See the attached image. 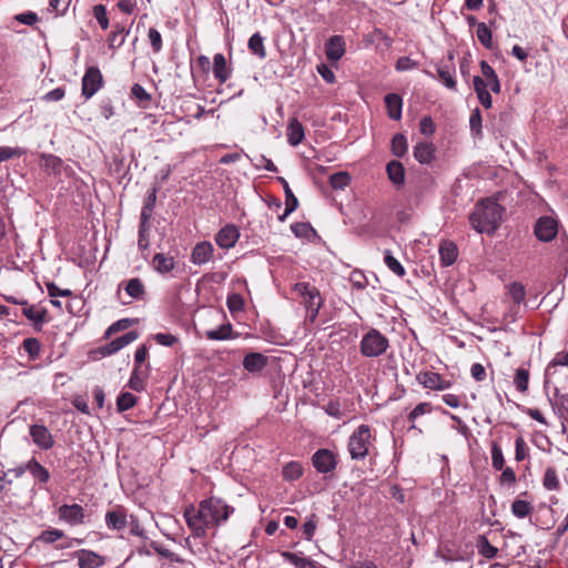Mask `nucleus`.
<instances>
[{
    "instance_id": "f257e3e1",
    "label": "nucleus",
    "mask_w": 568,
    "mask_h": 568,
    "mask_svg": "<svg viewBox=\"0 0 568 568\" xmlns=\"http://www.w3.org/2000/svg\"><path fill=\"white\" fill-rule=\"evenodd\" d=\"M234 513V508L217 497H209L197 506L187 505L183 517L194 538L205 539L211 530L226 523Z\"/></svg>"
},
{
    "instance_id": "f03ea898",
    "label": "nucleus",
    "mask_w": 568,
    "mask_h": 568,
    "mask_svg": "<svg viewBox=\"0 0 568 568\" xmlns=\"http://www.w3.org/2000/svg\"><path fill=\"white\" fill-rule=\"evenodd\" d=\"M504 209L494 200L486 199L477 203L469 216L473 229L478 233L491 234L501 220Z\"/></svg>"
},
{
    "instance_id": "7ed1b4c3",
    "label": "nucleus",
    "mask_w": 568,
    "mask_h": 568,
    "mask_svg": "<svg viewBox=\"0 0 568 568\" xmlns=\"http://www.w3.org/2000/svg\"><path fill=\"white\" fill-rule=\"evenodd\" d=\"M481 75H475L473 79V87L480 104L485 109H490L493 105V99L488 89L494 93H499L501 84L495 70L489 65L487 61L480 62Z\"/></svg>"
},
{
    "instance_id": "20e7f679",
    "label": "nucleus",
    "mask_w": 568,
    "mask_h": 568,
    "mask_svg": "<svg viewBox=\"0 0 568 568\" xmlns=\"http://www.w3.org/2000/svg\"><path fill=\"white\" fill-rule=\"evenodd\" d=\"M293 291L306 310V320L314 323L323 305L320 291L306 282L296 283Z\"/></svg>"
},
{
    "instance_id": "39448f33",
    "label": "nucleus",
    "mask_w": 568,
    "mask_h": 568,
    "mask_svg": "<svg viewBox=\"0 0 568 568\" xmlns=\"http://www.w3.org/2000/svg\"><path fill=\"white\" fill-rule=\"evenodd\" d=\"M389 347L388 338L376 328L365 333L359 343L361 354L365 357H378Z\"/></svg>"
},
{
    "instance_id": "423d86ee",
    "label": "nucleus",
    "mask_w": 568,
    "mask_h": 568,
    "mask_svg": "<svg viewBox=\"0 0 568 568\" xmlns=\"http://www.w3.org/2000/svg\"><path fill=\"white\" fill-rule=\"evenodd\" d=\"M372 434L367 425H359L349 436L347 449L352 459H364L368 454Z\"/></svg>"
},
{
    "instance_id": "0eeeda50",
    "label": "nucleus",
    "mask_w": 568,
    "mask_h": 568,
    "mask_svg": "<svg viewBox=\"0 0 568 568\" xmlns=\"http://www.w3.org/2000/svg\"><path fill=\"white\" fill-rule=\"evenodd\" d=\"M104 80L98 67H89L81 81V94L85 100L91 99L102 87Z\"/></svg>"
},
{
    "instance_id": "6e6552de",
    "label": "nucleus",
    "mask_w": 568,
    "mask_h": 568,
    "mask_svg": "<svg viewBox=\"0 0 568 568\" xmlns=\"http://www.w3.org/2000/svg\"><path fill=\"white\" fill-rule=\"evenodd\" d=\"M312 464L318 473L327 474L336 468L337 458L332 450L321 448L313 454Z\"/></svg>"
},
{
    "instance_id": "1a4fd4ad",
    "label": "nucleus",
    "mask_w": 568,
    "mask_h": 568,
    "mask_svg": "<svg viewBox=\"0 0 568 568\" xmlns=\"http://www.w3.org/2000/svg\"><path fill=\"white\" fill-rule=\"evenodd\" d=\"M534 233L539 241L550 242L558 233L557 221L550 216L538 219L535 224Z\"/></svg>"
},
{
    "instance_id": "9d476101",
    "label": "nucleus",
    "mask_w": 568,
    "mask_h": 568,
    "mask_svg": "<svg viewBox=\"0 0 568 568\" xmlns=\"http://www.w3.org/2000/svg\"><path fill=\"white\" fill-rule=\"evenodd\" d=\"M59 519L71 525L78 526L84 524V508L79 504H64L58 509Z\"/></svg>"
},
{
    "instance_id": "9b49d317",
    "label": "nucleus",
    "mask_w": 568,
    "mask_h": 568,
    "mask_svg": "<svg viewBox=\"0 0 568 568\" xmlns=\"http://www.w3.org/2000/svg\"><path fill=\"white\" fill-rule=\"evenodd\" d=\"M417 382L425 388L432 390H445L450 388L452 382L444 379L438 373L435 372H420L416 376Z\"/></svg>"
},
{
    "instance_id": "f8f14e48",
    "label": "nucleus",
    "mask_w": 568,
    "mask_h": 568,
    "mask_svg": "<svg viewBox=\"0 0 568 568\" xmlns=\"http://www.w3.org/2000/svg\"><path fill=\"white\" fill-rule=\"evenodd\" d=\"M138 337H139V334L136 331H130V332L125 333L124 335L111 341L106 345L99 347L98 352L102 356H110L112 354H115L116 352H119L120 349L125 347L126 345L131 344L135 339H138Z\"/></svg>"
},
{
    "instance_id": "ddd939ff",
    "label": "nucleus",
    "mask_w": 568,
    "mask_h": 568,
    "mask_svg": "<svg viewBox=\"0 0 568 568\" xmlns=\"http://www.w3.org/2000/svg\"><path fill=\"white\" fill-rule=\"evenodd\" d=\"M30 436L33 443L41 449L48 450L53 447L54 439L50 430L44 425H31Z\"/></svg>"
},
{
    "instance_id": "4468645a",
    "label": "nucleus",
    "mask_w": 568,
    "mask_h": 568,
    "mask_svg": "<svg viewBox=\"0 0 568 568\" xmlns=\"http://www.w3.org/2000/svg\"><path fill=\"white\" fill-rule=\"evenodd\" d=\"M21 306L23 316H26L30 322H32L37 331H40L42 328V325L47 322L48 311L44 307L30 305L28 301H23V303H21Z\"/></svg>"
},
{
    "instance_id": "2eb2a0df",
    "label": "nucleus",
    "mask_w": 568,
    "mask_h": 568,
    "mask_svg": "<svg viewBox=\"0 0 568 568\" xmlns=\"http://www.w3.org/2000/svg\"><path fill=\"white\" fill-rule=\"evenodd\" d=\"M239 237V229L233 224H227L216 233L215 242L221 248L229 250L236 244Z\"/></svg>"
},
{
    "instance_id": "dca6fc26",
    "label": "nucleus",
    "mask_w": 568,
    "mask_h": 568,
    "mask_svg": "<svg viewBox=\"0 0 568 568\" xmlns=\"http://www.w3.org/2000/svg\"><path fill=\"white\" fill-rule=\"evenodd\" d=\"M73 557L78 558L79 568H99L105 564L104 557L88 549L73 552Z\"/></svg>"
},
{
    "instance_id": "f3484780",
    "label": "nucleus",
    "mask_w": 568,
    "mask_h": 568,
    "mask_svg": "<svg viewBox=\"0 0 568 568\" xmlns=\"http://www.w3.org/2000/svg\"><path fill=\"white\" fill-rule=\"evenodd\" d=\"M214 247L207 242L203 241L197 243L192 251L191 261L195 265H202L210 262L213 258Z\"/></svg>"
},
{
    "instance_id": "a211bd4d",
    "label": "nucleus",
    "mask_w": 568,
    "mask_h": 568,
    "mask_svg": "<svg viewBox=\"0 0 568 568\" xmlns=\"http://www.w3.org/2000/svg\"><path fill=\"white\" fill-rule=\"evenodd\" d=\"M106 527L111 530H122L128 526L126 513L122 507H116L105 514Z\"/></svg>"
},
{
    "instance_id": "6ab92c4d",
    "label": "nucleus",
    "mask_w": 568,
    "mask_h": 568,
    "mask_svg": "<svg viewBox=\"0 0 568 568\" xmlns=\"http://www.w3.org/2000/svg\"><path fill=\"white\" fill-rule=\"evenodd\" d=\"M325 53L329 61H338L345 53V42L341 36L331 37L325 44Z\"/></svg>"
},
{
    "instance_id": "aec40b11",
    "label": "nucleus",
    "mask_w": 568,
    "mask_h": 568,
    "mask_svg": "<svg viewBox=\"0 0 568 568\" xmlns=\"http://www.w3.org/2000/svg\"><path fill=\"white\" fill-rule=\"evenodd\" d=\"M152 268L161 275H165L174 270L175 260L173 256L163 253L154 254L151 261Z\"/></svg>"
},
{
    "instance_id": "412c9836",
    "label": "nucleus",
    "mask_w": 568,
    "mask_h": 568,
    "mask_svg": "<svg viewBox=\"0 0 568 568\" xmlns=\"http://www.w3.org/2000/svg\"><path fill=\"white\" fill-rule=\"evenodd\" d=\"M267 365V357L261 353H248L244 356L243 367L250 373H258Z\"/></svg>"
},
{
    "instance_id": "4be33fe9",
    "label": "nucleus",
    "mask_w": 568,
    "mask_h": 568,
    "mask_svg": "<svg viewBox=\"0 0 568 568\" xmlns=\"http://www.w3.org/2000/svg\"><path fill=\"white\" fill-rule=\"evenodd\" d=\"M458 256V248L452 241H444L439 246V257L443 266L453 265Z\"/></svg>"
},
{
    "instance_id": "5701e85b",
    "label": "nucleus",
    "mask_w": 568,
    "mask_h": 568,
    "mask_svg": "<svg viewBox=\"0 0 568 568\" xmlns=\"http://www.w3.org/2000/svg\"><path fill=\"white\" fill-rule=\"evenodd\" d=\"M387 114L392 120H399L402 118L403 99L396 93H388L384 98Z\"/></svg>"
},
{
    "instance_id": "b1692460",
    "label": "nucleus",
    "mask_w": 568,
    "mask_h": 568,
    "mask_svg": "<svg viewBox=\"0 0 568 568\" xmlns=\"http://www.w3.org/2000/svg\"><path fill=\"white\" fill-rule=\"evenodd\" d=\"M286 135H287V142L292 146H296L303 141V139L305 136L304 128H303L302 123L296 118H293L290 120V122L287 124Z\"/></svg>"
},
{
    "instance_id": "393cba45",
    "label": "nucleus",
    "mask_w": 568,
    "mask_h": 568,
    "mask_svg": "<svg viewBox=\"0 0 568 568\" xmlns=\"http://www.w3.org/2000/svg\"><path fill=\"white\" fill-rule=\"evenodd\" d=\"M435 146L429 142H419L414 148V156L422 164H428L434 160Z\"/></svg>"
},
{
    "instance_id": "a878e982",
    "label": "nucleus",
    "mask_w": 568,
    "mask_h": 568,
    "mask_svg": "<svg viewBox=\"0 0 568 568\" xmlns=\"http://www.w3.org/2000/svg\"><path fill=\"white\" fill-rule=\"evenodd\" d=\"M28 471L39 484H47L50 479L49 470L42 466L34 457L27 462Z\"/></svg>"
},
{
    "instance_id": "bb28decb",
    "label": "nucleus",
    "mask_w": 568,
    "mask_h": 568,
    "mask_svg": "<svg viewBox=\"0 0 568 568\" xmlns=\"http://www.w3.org/2000/svg\"><path fill=\"white\" fill-rule=\"evenodd\" d=\"M213 73L220 83H225L231 75L226 65L225 57L222 53H216L213 58Z\"/></svg>"
},
{
    "instance_id": "cd10ccee",
    "label": "nucleus",
    "mask_w": 568,
    "mask_h": 568,
    "mask_svg": "<svg viewBox=\"0 0 568 568\" xmlns=\"http://www.w3.org/2000/svg\"><path fill=\"white\" fill-rule=\"evenodd\" d=\"M281 182L283 183V189L285 193V210L282 215L278 216L280 221H284L292 212H294L298 206V201L296 196L293 194L288 183L285 181V179H281Z\"/></svg>"
},
{
    "instance_id": "c85d7f7f",
    "label": "nucleus",
    "mask_w": 568,
    "mask_h": 568,
    "mask_svg": "<svg viewBox=\"0 0 568 568\" xmlns=\"http://www.w3.org/2000/svg\"><path fill=\"white\" fill-rule=\"evenodd\" d=\"M124 291L134 300H143L145 296V286L139 277H134L125 282Z\"/></svg>"
},
{
    "instance_id": "c756f323",
    "label": "nucleus",
    "mask_w": 568,
    "mask_h": 568,
    "mask_svg": "<svg viewBox=\"0 0 568 568\" xmlns=\"http://www.w3.org/2000/svg\"><path fill=\"white\" fill-rule=\"evenodd\" d=\"M388 179L395 185H402L405 181V169L398 161H390L386 166Z\"/></svg>"
},
{
    "instance_id": "7c9ffc66",
    "label": "nucleus",
    "mask_w": 568,
    "mask_h": 568,
    "mask_svg": "<svg viewBox=\"0 0 568 568\" xmlns=\"http://www.w3.org/2000/svg\"><path fill=\"white\" fill-rule=\"evenodd\" d=\"M476 546L478 549V554L486 559H494L498 554V549L495 546H493L487 539V537L484 535H479L477 537Z\"/></svg>"
},
{
    "instance_id": "2f4dec72",
    "label": "nucleus",
    "mask_w": 568,
    "mask_h": 568,
    "mask_svg": "<svg viewBox=\"0 0 568 568\" xmlns=\"http://www.w3.org/2000/svg\"><path fill=\"white\" fill-rule=\"evenodd\" d=\"M283 558L292 564L295 568H315L316 562L312 559L300 556L298 554L284 551L282 554Z\"/></svg>"
},
{
    "instance_id": "473e14b6",
    "label": "nucleus",
    "mask_w": 568,
    "mask_h": 568,
    "mask_svg": "<svg viewBox=\"0 0 568 568\" xmlns=\"http://www.w3.org/2000/svg\"><path fill=\"white\" fill-rule=\"evenodd\" d=\"M128 33H129V31H126L123 26L114 24L113 30L110 32L109 38H108L109 47L111 49L120 48L124 43L125 36Z\"/></svg>"
},
{
    "instance_id": "72a5a7b5",
    "label": "nucleus",
    "mask_w": 568,
    "mask_h": 568,
    "mask_svg": "<svg viewBox=\"0 0 568 568\" xmlns=\"http://www.w3.org/2000/svg\"><path fill=\"white\" fill-rule=\"evenodd\" d=\"M247 47L250 51L255 54L260 59L266 58V49L264 45V38L258 33L252 34V37L248 39Z\"/></svg>"
},
{
    "instance_id": "f704fd0d",
    "label": "nucleus",
    "mask_w": 568,
    "mask_h": 568,
    "mask_svg": "<svg viewBox=\"0 0 568 568\" xmlns=\"http://www.w3.org/2000/svg\"><path fill=\"white\" fill-rule=\"evenodd\" d=\"M283 478L288 481L297 480L303 475V466L298 462H290L284 465L282 470Z\"/></svg>"
},
{
    "instance_id": "c9c22d12",
    "label": "nucleus",
    "mask_w": 568,
    "mask_h": 568,
    "mask_svg": "<svg viewBox=\"0 0 568 568\" xmlns=\"http://www.w3.org/2000/svg\"><path fill=\"white\" fill-rule=\"evenodd\" d=\"M131 94L136 100L139 105L146 109L151 103V94L139 83L133 84L131 88Z\"/></svg>"
},
{
    "instance_id": "e433bc0d",
    "label": "nucleus",
    "mask_w": 568,
    "mask_h": 568,
    "mask_svg": "<svg viewBox=\"0 0 568 568\" xmlns=\"http://www.w3.org/2000/svg\"><path fill=\"white\" fill-rule=\"evenodd\" d=\"M205 336L211 341H223V339L231 338L232 325L224 324L215 329L206 331Z\"/></svg>"
},
{
    "instance_id": "4c0bfd02",
    "label": "nucleus",
    "mask_w": 568,
    "mask_h": 568,
    "mask_svg": "<svg viewBox=\"0 0 568 568\" xmlns=\"http://www.w3.org/2000/svg\"><path fill=\"white\" fill-rule=\"evenodd\" d=\"M534 507L532 505L523 499H516L511 505V513L517 518H525L531 514Z\"/></svg>"
},
{
    "instance_id": "58836bf2",
    "label": "nucleus",
    "mask_w": 568,
    "mask_h": 568,
    "mask_svg": "<svg viewBox=\"0 0 568 568\" xmlns=\"http://www.w3.org/2000/svg\"><path fill=\"white\" fill-rule=\"evenodd\" d=\"M384 263L386 266L397 276L404 277L406 271L404 266L399 263L397 258H395L390 251H385Z\"/></svg>"
},
{
    "instance_id": "ea45409f",
    "label": "nucleus",
    "mask_w": 568,
    "mask_h": 568,
    "mask_svg": "<svg viewBox=\"0 0 568 568\" xmlns=\"http://www.w3.org/2000/svg\"><path fill=\"white\" fill-rule=\"evenodd\" d=\"M407 140L404 134L396 133L392 139V152L395 156H403L407 152Z\"/></svg>"
},
{
    "instance_id": "a19ab883",
    "label": "nucleus",
    "mask_w": 568,
    "mask_h": 568,
    "mask_svg": "<svg viewBox=\"0 0 568 568\" xmlns=\"http://www.w3.org/2000/svg\"><path fill=\"white\" fill-rule=\"evenodd\" d=\"M437 74L443 84L449 90H456L457 83L454 77V71L446 67H438Z\"/></svg>"
},
{
    "instance_id": "79ce46f5",
    "label": "nucleus",
    "mask_w": 568,
    "mask_h": 568,
    "mask_svg": "<svg viewBox=\"0 0 568 568\" xmlns=\"http://www.w3.org/2000/svg\"><path fill=\"white\" fill-rule=\"evenodd\" d=\"M476 34H477V39L479 40V42L487 49H490L491 45H493V37H491V31L489 30V28L486 26V23L484 22H480L477 24V30H476Z\"/></svg>"
},
{
    "instance_id": "37998d69",
    "label": "nucleus",
    "mask_w": 568,
    "mask_h": 568,
    "mask_svg": "<svg viewBox=\"0 0 568 568\" xmlns=\"http://www.w3.org/2000/svg\"><path fill=\"white\" fill-rule=\"evenodd\" d=\"M136 404V397L128 392L121 393L116 399V408L119 412L131 409Z\"/></svg>"
},
{
    "instance_id": "c03bdc74",
    "label": "nucleus",
    "mask_w": 568,
    "mask_h": 568,
    "mask_svg": "<svg viewBox=\"0 0 568 568\" xmlns=\"http://www.w3.org/2000/svg\"><path fill=\"white\" fill-rule=\"evenodd\" d=\"M351 182V176L346 172H337L331 175L329 185L334 190H343Z\"/></svg>"
},
{
    "instance_id": "a18cd8bd",
    "label": "nucleus",
    "mask_w": 568,
    "mask_h": 568,
    "mask_svg": "<svg viewBox=\"0 0 568 568\" xmlns=\"http://www.w3.org/2000/svg\"><path fill=\"white\" fill-rule=\"evenodd\" d=\"M64 536V532L57 528H50L43 530L38 537L37 540L43 544H53L57 540L61 539Z\"/></svg>"
},
{
    "instance_id": "49530a36",
    "label": "nucleus",
    "mask_w": 568,
    "mask_h": 568,
    "mask_svg": "<svg viewBox=\"0 0 568 568\" xmlns=\"http://www.w3.org/2000/svg\"><path fill=\"white\" fill-rule=\"evenodd\" d=\"M508 293L515 304H520L525 301L526 291L521 283L514 282L508 286Z\"/></svg>"
},
{
    "instance_id": "de8ad7c7",
    "label": "nucleus",
    "mask_w": 568,
    "mask_h": 568,
    "mask_svg": "<svg viewBox=\"0 0 568 568\" xmlns=\"http://www.w3.org/2000/svg\"><path fill=\"white\" fill-rule=\"evenodd\" d=\"M514 383L516 385V388L525 393L528 389V383H529V372L526 368H518L515 374Z\"/></svg>"
},
{
    "instance_id": "09e8293b",
    "label": "nucleus",
    "mask_w": 568,
    "mask_h": 568,
    "mask_svg": "<svg viewBox=\"0 0 568 568\" xmlns=\"http://www.w3.org/2000/svg\"><path fill=\"white\" fill-rule=\"evenodd\" d=\"M542 484L548 490H556L559 488L557 471L554 467H548L546 469Z\"/></svg>"
},
{
    "instance_id": "8fccbe9b",
    "label": "nucleus",
    "mask_w": 568,
    "mask_h": 568,
    "mask_svg": "<svg viewBox=\"0 0 568 568\" xmlns=\"http://www.w3.org/2000/svg\"><path fill=\"white\" fill-rule=\"evenodd\" d=\"M23 349L28 353L30 358L36 359L40 355L41 344L38 338L29 337L22 343Z\"/></svg>"
},
{
    "instance_id": "3c124183",
    "label": "nucleus",
    "mask_w": 568,
    "mask_h": 568,
    "mask_svg": "<svg viewBox=\"0 0 568 568\" xmlns=\"http://www.w3.org/2000/svg\"><path fill=\"white\" fill-rule=\"evenodd\" d=\"M491 465L496 470H501L505 465L503 450L497 443L491 446Z\"/></svg>"
},
{
    "instance_id": "603ef678",
    "label": "nucleus",
    "mask_w": 568,
    "mask_h": 568,
    "mask_svg": "<svg viewBox=\"0 0 568 568\" xmlns=\"http://www.w3.org/2000/svg\"><path fill=\"white\" fill-rule=\"evenodd\" d=\"M93 16L97 19L98 23L103 30L109 28V18L106 14V8L103 4H97L93 7Z\"/></svg>"
},
{
    "instance_id": "864d4df0",
    "label": "nucleus",
    "mask_w": 568,
    "mask_h": 568,
    "mask_svg": "<svg viewBox=\"0 0 568 568\" xmlns=\"http://www.w3.org/2000/svg\"><path fill=\"white\" fill-rule=\"evenodd\" d=\"M131 325H132V320H130V318L119 320L108 327V329L104 333V337L109 338L112 334L118 333L123 329H126Z\"/></svg>"
},
{
    "instance_id": "5fc2aeb1",
    "label": "nucleus",
    "mask_w": 568,
    "mask_h": 568,
    "mask_svg": "<svg viewBox=\"0 0 568 568\" xmlns=\"http://www.w3.org/2000/svg\"><path fill=\"white\" fill-rule=\"evenodd\" d=\"M432 405L429 403H419L408 415V420L413 424L419 416L429 414Z\"/></svg>"
},
{
    "instance_id": "6e6d98bb",
    "label": "nucleus",
    "mask_w": 568,
    "mask_h": 568,
    "mask_svg": "<svg viewBox=\"0 0 568 568\" xmlns=\"http://www.w3.org/2000/svg\"><path fill=\"white\" fill-rule=\"evenodd\" d=\"M148 37L151 42L153 51L155 53L160 52L163 47L161 33L155 28H150Z\"/></svg>"
},
{
    "instance_id": "4d7b16f0",
    "label": "nucleus",
    "mask_w": 568,
    "mask_h": 568,
    "mask_svg": "<svg viewBox=\"0 0 568 568\" xmlns=\"http://www.w3.org/2000/svg\"><path fill=\"white\" fill-rule=\"evenodd\" d=\"M42 160H43V166L47 170H52L55 173L60 171L61 165H62V161L60 158L49 154V155H43Z\"/></svg>"
},
{
    "instance_id": "13d9d810",
    "label": "nucleus",
    "mask_w": 568,
    "mask_h": 568,
    "mask_svg": "<svg viewBox=\"0 0 568 568\" xmlns=\"http://www.w3.org/2000/svg\"><path fill=\"white\" fill-rule=\"evenodd\" d=\"M291 229L297 237H307L312 232H314L313 227L308 223L304 222L294 223Z\"/></svg>"
},
{
    "instance_id": "bf43d9fd",
    "label": "nucleus",
    "mask_w": 568,
    "mask_h": 568,
    "mask_svg": "<svg viewBox=\"0 0 568 568\" xmlns=\"http://www.w3.org/2000/svg\"><path fill=\"white\" fill-rule=\"evenodd\" d=\"M22 154L23 150L20 148L0 146V162L21 156Z\"/></svg>"
},
{
    "instance_id": "052dcab7",
    "label": "nucleus",
    "mask_w": 568,
    "mask_h": 568,
    "mask_svg": "<svg viewBox=\"0 0 568 568\" xmlns=\"http://www.w3.org/2000/svg\"><path fill=\"white\" fill-rule=\"evenodd\" d=\"M149 231H150V225H139L138 246L141 251L148 250V247L150 245Z\"/></svg>"
},
{
    "instance_id": "680f3d73",
    "label": "nucleus",
    "mask_w": 568,
    "mask_h": 568,
    "mask_svg": "<svg viewBox=\"0 0 568 568\" xmlns=\"http://www.w3.org/2000/svg\"><path fill=\"white\" fill-rule=\"evenodd\" d=\"M419 130L424 135H433L436 131V125L430 116H424L419 121Z\"/></svg>"
},
{
    "instance_id": "e2e57ef3",
    "label": "nucleus",
    "mask_w": 568,
    "mask_h": 568,
    "mask_svg": "<svg viewBox=\"0 0 568 568\" xmlns=\"http://www.w3.org/2000/svg\"><path fill=\"white\" fill-rule=\"evenodd\" d=\"M45 286H47V291H48V294L50 297H53V298L58 297V296L68 297V296L72 295V292L70 290H68V288L62 290L53 282L47 283Z\"/></svg>"
},
{
    "instance_id": "0e129e2a",
    "label": "nucleus",
    "mask_w": 568,
    "mask_h": 568,
    "mask_svg": "<svg viewBox=\"0 0 568 568\" xmlns=\"http://www.w3.org/2000/svg\"><path fill=\"white\" fill-rule=\"evenodd\" d=\"M325 413L334 418H342L344 416V413L341 408V404L336 400H329L325 407Z\"/></svg>"
},
{
    "instance_id": "69168bd1",
    "label": "nucleus",
    "mask_w": 568,
    "mask_h": 568,
    "mask_svg": "<svg viewBox=\"0 0 568 568\" xmlns=\"http://www.w3.org/2000/svg\"><path fill=\"white\" fill-rule=\"evenodd\" d=\"M226 304L231 312H237L243 308L244 301L240 294H232L227 297Z\"/></svg>"
},
{
    "instance_id": "338daca9",
    "label": "nucleus",
    "mask_w": 568,
    "mask_h": 568,
    "mask_svg": "<svg viewBox=\"0 0 568 568\" xmlns=\"http://www.w3.org/2000/svg\"><path fill=\"white\" fill-rule=\"evenodd\" d=\"M469 125L473 132L479 134L481 132V114L479 109H475L469 118Z\"/></svg>"
},
{
    "instance_id": "774afa93",
    "label": "nucleus",
    "mask_w": 568,
    "mask_h": 568,
    "mask_svg": "<svg viewBox=\"0 0 568 568\" xmlns=\"http://www.w3.org/2000/svg\"><path fill=\"white\" fill-rule=\"evenodd\" d=\"M65 95V90L61 87L59 88H55L49 92H47L43 97H42V100L47 101V102H55V101H60L64 98Z\"/></svg>"
}]
</instances>
